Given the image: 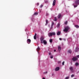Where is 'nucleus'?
Returning <instances> with one entry per match:
<instances>
[{
  "mask_svg": "<svg viewBox=\"0 0 79 79\" xmlns=\"http://www.w3.org/2000/svg\"><path fill=\"white\" fill-rule=\"evenodd\" d=\"M49 37H51V36H52L53 35H55V33L54 32H50L48 34Z\"/></svg>",
  "mask_w": 79,
  "mask_h": 79,
  "instance_id": "nucleus-1",
  "label": "nucleus"
},
{
  "mask_svg": "<svg viewBox=\"0 0 79 79\" xmlns=\"http://www.w3.org/2000/svg\"><path fill=\"white\" fill-rule=\"evenodd\" d=\"M68 29H69V27H65L64 31V32H68Z\"/></svg>",
  "mask_w": 79,
  "mask_h": 79,
  "instance_id": "nucleus-2",
  "label": "nucleus"
},
{
  "mask_svg": "<svg viewBox=\"0 0 79 79\" xmlns=\"http://www.w3.org/2000/svg\"><path fill=\"white\" fill-rule=\"evenodd\" d=\"M72 60L73 61H76L77 60V58L76 57H73Z\"/></svg>",
  "mask_w": 79,
  "mask_h": 79,
  "instance_id": "nucleus-3",
  "label": "nucleus"
},
{
  "mask_svg": "<svg viewBox=\"0 0 79 79\" xmlns=\"http://www.w3.org/2000/svg\"><path fill=\"white\" fill-rule=\"evenodd\" d=\"M59 69L60 67H57L55 68V71H59Z\"/></svg>",
  "mask_w": 79,
  "mask_h": 79,
  "instance_id": "nucleus-4",
  "label": "nucleus"
},
{
  "mask_svg": "<svg viewBox=\"0 0 79 79\" xmlns=\"http://www.w3.org/2000/svg\"><path fill=\"white\" fill-rule=\"evenodd\" d=\"M75 3L76 5H79V0H77V1H75Z\"/></svg>",
  "mask_w": 79,
  "mask_h": 79,
  "instance_id": "nucleus-5",
  "label": "nucleus"
},
{
  "mask_svg": "<svg viewBox=\"0 0 79 79\" xmlns=\"http://www.w3.org/2000/svg\"><path fill=\"white\" fill-rule=\"evenodd\" d=\"M56 4V0H54L53 1V6H55Z\"/></svg>",
  "mask_w": 79,
  "mask_h": 79,
  "instance_id": "nucleus-6",
  "label": "nucleus"
},
{
  "mask_svg": "<svg viewBox=\"0 0 79 79\" xmlns=\"http://www.w3.org/2000/svg\"><path fill=\"white\" fill-rule=\"evenodd\" d=\"M44 40V38L43 37H42L41 38V43H43V41Z\"/></svg>",
  "mask_w": 79,
  "mask_h": 79,
  "instance_id": "nucleus-7",
  "label": "nucleus"
},
{
  "mask_svg": "<svg viewBox=\"0 0 79 79\" xmlns=\"http://www.w3.org/2000/svg\"><path fill=\"white\" fill-rule=\"evenodd\" d=\"M31 40L30 39H28L27 40V42H28V44H30L31 43Z\"/></svg>",
  "mask_w": 79,
  "mask_h": 79,
  "instance_id": "nucleus-8",
  "label": "nucleus"
},
{
  "mask_svg": "<svg viewBox=\"0 0 79 79\" xmlns=\"http://www.w3.org/2000/svg\"><path fill=\"white\" fill-rule=\"evenodd\" d=\"M69 69L70 70V71H73V67H70Z\"/></svg>",
  "mask_w": 79,
  "mask_h": 79,
  "instance_id": "nucleus-9",
  "label": "nucleus"
},
{
  "mask_svg": "<svg viewBox=\"0 0 79 79\" xmlns=\"http://www.w3.org/2000/svg\"><path fill=\"white\" fill-rule=\"evenodd\" d=\"M61 17V15L59 14L58 15V18H60Z\"/></svg>",
  "mask_w": 79,
  "mask_h": 79,
  "instance_id": "nucleus-10",
  "label": "nucleus"
},
{
  "mask_svg": "<svg viewBox=\"0 0 79 79\" xmlns=\"http://www.w3.org/2000/svg\"><path fill=\"white\" fill-rule=\"evenodd\" d=\"M43 43L44 44H47V41H45V40H43Z\"/></svg>",
  "mask_w": 79,
  "mask_h": 79,
  "instance_id": "nucleus-11",
  "label": "nucleus"
},
{
  "mask_svg": "<svg viewBox=\"0 0 79 79\" xmlns=\"http://www.w3.org/2000/svg\"><path fill=\"white\" fill-rule=\"evenodd\" d=\"M75 65L76 66H79V64L78 63H76L75 64Z\"/></svg>",
  "mask_w": 79,
  "mask_h": 79,
  "instance_id": "nucleus-12",
  "label": "nucleus"
},
{
  "mask_svg": "<svg viewBox=\"0 0 79 79\" xmlns=\"http://www.w3.org/2000/svg\"><path fill=\"white\" fill-rule=\"evenodd\" d=\"M58 49L59 51H60L61 50V47L60 46L58 47Z\"/></svg>",
  "mask_w": 79,
  "mask_h": 79,
  "instance_id": "nucleus-13",
  "label": "nucleus"
},
{
  "mask_svg": "<svg viewBox=\"0 0 79 79\" xmlns=\"http://www.w3.org/2000/svg\"><path fill=\"white\" fill-rule=\"evenodd\" d=\"M60 32L59 31L57 33V35H60Z\"/></svg>",
  "mask_w": 79,
  "mask_h": 79,
  "instance_id": "nucleus-14",
  "label": "nucleus"
},
{
  "mask_svg": "<svg viewBox=\"0 0 79 79\" xmlns=\"http://www.w3.org/2000/svg\"><path fill=\"white\" fill-rule=\"evenodd\" d=\"M72 52L71 51V50H69L68 51V52L69 53H71Z\"/></svg>",
  "mask_w": 79,
  "mask_h": 79,
  "instance_id": "nucleus-15",
  "label": "nucleus"
},
{
  "mask_svg": "<svg viewBox=\"0 0 79 79\" xmlns=\"http://www.w3.org/2000/svg\"><path fill=\"white\" fill-rule=\"evenodd\" d=\"M75 27H76V28H79V26L78 25H75Z\"/></svg>",
  "mask_w": 79,
  "mask_h": 79,
  "instance_id": "nucleus-16",
  "label": "nucleus"
},
{
  "mask_svg": "<svg viewBox=\"0 0 79 79\" xmlns=\"http://www.w3.org/2000/svg\"><path fill=\"white\" fill-rule=\"evenodd\" d=\"M53 40H52V39H50L49 40V42H50V43H52V42H53Z\"/></svg>",
  "mask_w": 79,
  "mask_h": 79,
  "instance_id": "nucleus-17",
  "label": "nucleus"
},
{
  "mask_svg": "<svg viewBox=\"0 0 79 79\" xmlns=\"http://www.w3.org/2000/svg\"><path fill=\"white\" fill-rule=\"evenodd\" d=\"M54 21H57V19H56V17L54 18Z\"/></svg>",
  "mask_w": 79,
  "mask_h": 79,
  "instance_id": "nucleus-18",
  "label": "nucleus"
},
{
  "mask_svg": "<svg viewBox=\"0 0 79 79\" xmlns=\"http://www.w3.org/2000/svg\"><path fill=\"white\" fill-rule=\"evenodd\" d=\"M37 51H39L40 50V48L39 47H38V48L37 49Z\"/></svg>",
  "mask_w": 79,
  "mask_h": 79,
  "instance_id": "nucleus-19",
  "label": "nucleus"
},
{
  "mask_svg": "<svg viewBox=\"0 0 79 79\" xmlns=\"http://www.w3.org/2000/svg\"><path fill=\"white\" fill-rule=\"evenodd\" d=\"M46 23L47 24H48V21L47 20H46Z\"/></svg>",
  "mask_w": 79,
  "mask_h": 79,
  "instance_id": "nucleus-20",
  "label": "nucleus"
},
{
  "mask_svg": "<svg viewBox=\"0 0 79 79\" xmlns=\"http://www.w3.org/2000/svg\"><path fill=\"white\" fill-rule=\"evenodd\" d=\"M38 14V13L37 12H35L34 13V15H37Z\"/></svg>",
  "mask_w": 79,
  "mask_h": 79,
  "instance_id": "nucleus-21",
  "label": "nucleus"
},
{
  "mask_svg": "<svg viewBox=\"0 0 79 79\" xmlns=\"http://www.w3.org/2000/svg\"><path fill=\"white\" fill-rule=\"evenodd\" d=\"M34 39L35 40L36 39V36H34Z\"/></svg>",
  "mask_w": 79,
  "mask_h": 79,
  "instance_id": "nucleus-22",
  "label": "nucleus"
},
{
  "mask_svg": "<svg viewBox=\"0 0 79 79\" xmlns=\"http://www.w3.org/2000/svg\"><path fill=\"white\" fill-rule=\"evenodd\" d=\"M67 23H68V22H67V21H66L64 23L65 24H67Z\"/></svg>",
  "mask_w": 79,
  "mask_h": 79,
  "instance_id": "nucleus-23",
  "label": "nucleus"
},
{
  "mask_svg": "<svg viewBox=\"0 0 79 79\" xmlns=\"http://www.w3.org/2000/svg\"><path fill=\"white\" fill-rule=\"evenodd\" d=\"M53 25H54V22H52V26H53Z\"/></svg>",
  "mask_w": 79,
  "mask_h": 79,
  "instance_id": "nucleus-24",
  "label": "nucleus"
},
{
  "mask_svg": "<svg viewBox=\"0 0 79 79\" xmlns=\"http://www.w3.org/2000/svg\"><path fill=\"white\" fill-rule=\"evenodd\" d=\"M64 61L63 62H62V65H64Z\"/></svg>",
  "mask_w": 79,
  "mask_h": 79,
  "instance_id": "nucleus-25",
  "label": "nucleus"
},
{
  "mask_svg": "<svg viewBox=\"0 0 79 79\" xmlns=\"http://www.w3.org/2000/svg\"><path fill=\"white\" fill-rule=\"evenodd\" d=\"M73 6H74V7H77V5H73Z\"/></svg>",
  "mask_w": 79,
  "mask_h": 79,
  "instance_id": "nucleus-26",
  "label": "nucleus"
},
{
  "mask_svg": "<svg viewBox=\"0 0 79 79\" xmlns=\"http://www.w3.org/2000/svg\"><path fill=\"white\" fill-rule=\"evenodd\" d=\"M74 75H71V77H74Z\"/></svg>",
  "mask_w": 79,
  "mask_h": 79,
  "instance_id": "nucleus-27",
  "label": "nucleus"
},
{
  "mask_svg": "<svg viewBox=\"0 0 79 79\" xmlns=\"http://www.w3.org/2000/svg\"><path fill=\"white\" fill-rule=\"evenodd\" d=\"M69 78V77H66V79H68Z\"/></svg>",
  "mask_w": 79,
  "mask_h": 79,
  "instance_id": "nucleus-28",
  "label": "nucleus"
},
{
  "mask_svg": "<svg viewBox=\"0 0 79 79\" xmlns=\"http://www.w3.org/2000/svg\"><path fill=\"white\" fill-rule=\"evenodd\" d=\"M43 6L42 5H41L40 7H41V8H42V6Z\"/></svg>",
  "mask_w": 79,
  "mask_h": 79,
  "instance_id": "nucleus-29",
  "label": "nucleus"
},
{
  "mask_svg": "<svg viewBox=\"0 0 79 79\" xmlns=\"http://www.w3.org/2000/svg\"><path fill=\"white\" fill-rule=\"evenodd\" d=\"M58 27H59V26H60V24H58Z\"/></svg>",
  "mask_w": 79,
  "mask_h": 79,
  "instance_id": "nucleus-30",
  "label": "nucleus"
},
{
  "mask_svg": "<svg viewBox=\"0 0 79 79\" xmlns=\"http://www.w3.org/2000/svg\"><path fill=\"white\" fill-rule=\"evenodd\" d=\"M36 35H37V34L36 33H35L34 36H36Z\"/></svg>",
  "mask_w": 79,
  "mask_h": 79,
  "instance_id": "nucleus-31",
  "label": "nucleus"
},
{
  "mask_svg": "<svg viewBox=\"0 0 79 79\" xmlns=\"http://www.w3.org/2000/svg\"><path fill=\"white\" fill-rule=\"evenodd\" d=\"M59 40H61V38H59Z\"/></svg>",
  "mask_w": 79,
  "mask_h": 79,
  "instance_id": "nucleus-32",
  "label": "nucleus"
},
{
  "mask_svg": "<svg viewBox=\"0 0 79 79\" xmlns=\"http://www.w3.org/2000/svg\"><path fill=\"white\" fill-rule=\"evenodd\" d=\"M77 58H79V55H78L77 56Z\"/></svg>",
  "mask_w": 79,
  "mask_h": 79,
  "instance_id": "nucleus-33",
  "label": "nucleus"
},
{
  "mask_svg": "<svg viewBox=\"0 0 79 79\" xmlns=\"http://www.w3.org/2000/svg\"><path fill=\"white\" fill-rule=\"evenodd\" d=\"M51 58H53V56H51Z\"/></svg>",
  "mask_w": 79,
  "mask_h": 79,
  "instance_id": "nucleus-34",
  "label": "nucleus"
},
{
  "mask_svg": "<svg viewBox=\"0 0 79 79\" xmlns=\"http://www.w3.org/2000/svg\"><path fill=\"white\" fill-rule=\"evenodd\" d=\"M49 55H51V53H49Z\"/></svg>",
  "mask_w": 79,
  "mask_h": 79,
  "instance_id": "nucleus-35",
  "label": "nucleus"
},
{
  "mask_svg": "<svg viewBox=\"0 0 79 79\" xmlns=\"http://www.w3.org/2000/svg\"><path fill=\"white\" fill-rule=\"evenodd\" d=\"M37 5H38V6H39V3H38L37 4Z\"/></svg>",
  "mask_w": 79,
  "mask_h": 79,
  "instance_id": "nucleus-36",
  "label": "nucleus"
},
{
  "mask_svg": "<svg viewBox=\"0 0 79 79\" xmlns=\"http://www.w3.org/2000/svg\"><path fill=\"white\" fill-rule=\"evenodd\" d=\"M43 79H45V77H43Z\"/></svg>",
  "mask_w": 79,
  "mask_h": 79,
  "instance_id": "nucleus-37",
  "label": "nucleus"
},
{
  "mask_svg": "<svg viewBox=\"0 0 79 79\" xmlns=\"http://www.w3.org/2000/svg\"><path fill=\"white\" fill-rule=\"evenodd\" d=\"M59 63H61V61H59Z\"/></svg>",
  "mask_w": 79,
  "mask_h": 79,
  "instance_id": "nucleus-38",
  "label": "nucleus"
},
{
  "mask_svg": "<svg viewBox=\"0 0 79 79\" xmlns=\"http://www.w3.org/2000/svg\"><path fill=\"white\" fill-rule=\"evenodd\" d=\"M54 52H56V50H54Z\"/></svg>",
  "mask_w": 79,
  "mask_h": 79,
  "instance_id": "nucleus-39",
  "label": "nucleus"
},
{
  "mask_svg": "<svg viewBox=\"0 0 79 79\" xmlns=\"http://www.w3.org/2000/svg\"><path fill=\"white\" fill-rule=\"evenodd\" d=\"M45 73H46L45 72H44V74H45Z\"/></svg>",
  "mask_w": 79,
  "mask_h": 79,
  "instance_id": "nucleus-40",
  "label": "nucleus"
},
{
  "mask_svg": "<svg viewBox=\"0 0 79 79\" xmlns=\"http://www.w3.org/2000/svg\"><path fill=\"white\" fill-rule=\"evenodd\" d=\"M45 73H47V72H46Z\"/></svg>",
  "mask_w": 79,
  "mask_h": 79,
  "instance_id": "nucleus-41",
  "label": "nucleus"
}]
</instances>
